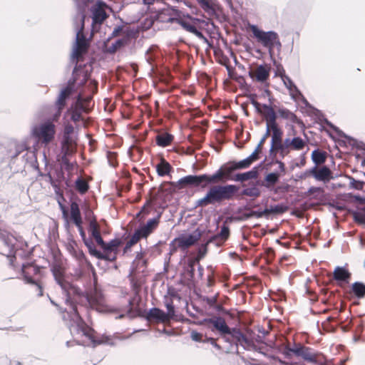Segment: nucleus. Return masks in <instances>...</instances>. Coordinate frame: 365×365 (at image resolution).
Returning <instances> with one entry per match:
<instances>
[{"label":"nucleus","instance_id":"f03ea898","mask_svg":"<svg viewBox=\"0 0 365 365\" xmlns=\"http://www.w3.org/2000/svg\"><path fill=\"white\" fill-rule=\"evenodd\" d=\"M237 185H212L207 190L205 197L195 202V207H205L208 205L220 203L224 200H230L240 190Z\"/></svg>","mask_w":365,"mask_h":365},{"label":"nucleus","instance_id":"3c124183","mask_svg":"<svg viewBox=\"0 0 365 365\" xmlns=\"http://www.w3.org/2000/svg\"><path fill=\"white\" fill-rule=\"evenodd\" d=\"M70 154V151L68 148L63 150V155L61 156V163L64 166L65 169L70 171L73 168V165L70 163L68 155Z\"/></svg>","mask_w":365,"mask_h":365},{"label":"nucleus","instance_id":"412c9836","mask_svg":"<svg viewBox=\"0 0 365 365\" xmlns=\"http://www.w3.org/2000/svg\"><path fill=\"white\" fill-rule=\"evenodd\" d=\"M259 176L258 167H254L249 171L245 173H235L233 177V181L240 182L241 185L245 183L250 180H255Z\"/></svg>","mask_w":365,"mask_h":365},{"label":"nucleus","instance_id":"72a5a7b5","mask_svg":"<svg viewBox=\"0 0 365 365\" xmlns=\"http://www.w3.org/2000/svg\"><path fill=\"white\" fill-rule=\"evenodd\" d=\"M327 152L318 148L314 150L311 155L312 160L315 164L314 166L317 167H318L319 165L324 164L327 160Z\"/></svg>","mask_w":365,"mask_h":365},{"label":"nucleus","instance_id":"052dcab7","mask_svg":"<svg viewBox=\"0 0 365 365\" xmlns=\"http://www.w3.org/2000/svg\"><path fill=\"white\" fill-rule=\"evenodd\" d=\"M288 210V207L282 203L277 204L274 206H271L269 210L272 211V213L274 214H282L287 212Z\"/></svg>","mask_w":365,"mask_h":365},{"label":"nucleus","instance_id":"79ce46f5","mask_svg":"<svg viewBox=\"0 0 365 365\" xmlns=\"http://www.w3.org/2000/svg\"><path fill=\"white\" fill-rule=\"evenodd\" d=\"M172 169L171 165L164 159L156 165V170L159 176L163 177L168 175Z\"/></svg>","mask_w":365,"mask_h":365},{"label":"nucleus","instance_id":"c03bdc74","mask_svg":"<svg viewBox=\"0 0 365 365\" xmlns=\"http://www.w3.org/2000/svg\"><path fill=\"white\" fill-rule=\"evenodd\" d=\"M279 116L284 119H288L292 123H299L297 116L287 108H280L278 110Z\"/></svg>","mask_w":365,"mask_h":365},{"label":"nucleus","instance_id":"7c9ffc66","mask_svg":"<svg viewBox=\"0 0 365 365\" xmlns=\"http://www.w3.org/2000/svg\"><path fill=\"white\" fill-rule=\"evenodd\" d=\"M122 240L118 238H115L109 241L108 242H106L103 240V244H98L103 252H118V248L122 245Z\"/></svg>","mask_w":365,"mask_h":365},{"label":"nucleus","instance_id":"603ef678","mask_svg":"<svg viewBox=\"0 0 365 365\" xmlns=\"http://www.w3.org/2000/svg\"><path fill=\"white\" fill-rule=\"evenodd\" d=\"M243 210L247 212H242V208L238 209L237 213L241 214V215L236 217L237 220L243 221L252 217L251 210L247 205L245 206Z\"/></svg>","mask_w":365,"mask_h":365},{"label":"nucleus","instance_id":"4c0bfd02","mask_svg":"<svg viewBox=\"0 0 365 365\" xmlns=\"http://www.w3.org/2000/svg\"><path fill=\"white\" fill-rule=\"evenodd\" d=\"M351 292L358 299L365 297V284L361 282H355L351 284Z\"/></svg>","mask_w":365,"mask_h":365},{"label":"nucleus","instance_id":"6ab92c4d","mask_svg":"<svg viewBox=\"0 0 365 365\" xmlns=\"http://www.w3.org/2000/svg\"><path fill=\"white\" fill-rule=\"evenodd\" d=\"M259 185H261L259 180L250 181L247 184H242L241 187L243 189L240 192V195H245L255 198L259 197L261 195V190L259 188Z\"/></svg>","mask_w":365,"mask_h":365},{"label":"nucleus","instance_id":"5701e85b","mask_svg":"<svg viewBox=\"0 0 365 365\" xmlns=\"http://www.w3.org/2000/svg\"><path fill=\"white\" fill-rule=\"evenodd\" d=\"M145 318L147 321H154L158 323L167 322L165 319V312L158 307L150 308L147 312Z\"/></svg>","mask_w":365,"mask_h":365},{"label":"nucleus","instance_id":"f257e3e1","mask_svg":"<svg viewBox=\"0 0 365 365\" xmlns=\"http://www.w3.org/2000/svg\"><path fill=\"white\" fill-rule=\"evenodd\" d=\"M61 288L66 296V304L71 307V318L75 324L77 331L88 337L93 344V347L101 344V340H97L93 336L94 330L86 324L77 309L76 304H83L85 306L101 312L104 310L103 296L101 292L94 288L90 293L84 294L82 290L66 281L62 283Z\"/></svg>","mask_w":365,"mask_h":365},{"label":"nucleus","instance_id":"864d4df0","mask_svg":"<svg viewBox=\"0 0 365 365\" xmlns=\"http://www.w3.org/2000/svg\"><path fill=\"white\" fill-rule=\"evenodd\" d=\"M210 242H208V240L202 244L197 250V256L193 257L192 259L195 260V262H200L207 254V245Z\"/></svg>","mask_w":365,"mask_h":365},{"label":"nucleus","instance_id":"4468645a","mask_svg":"<svg viewBox=\"0 0 365 365\" xmlns=\"http://www.w3.org/2000/svg\"><path fill=\"white\" fill-rule=\"evenodd\" d=\"M177 186L179 189L185 187H203L202 174L189 175L181 178L177 182Z\"/></svg>","mask_w":365,"mask_h":365},{"label":"nucleus","instance_id":"473e14b6","mask_svg":"<svg viewBox=\"0 0 365 365\" xmlns=\"http://www.w3.org/2000/svg\"><path fill=\"white\" fill-rule=\"evenodd\" d=\"M280 178V174L277 172H272L265 175L264 182H260L262 186L267 189H271L273 185L277 184Z\"/></svg>","mask_w":365,"mask_h":365},{"label":"nucleus","instance_id":"9d476101","mask_svg":"<svg viewBox=\"0 0 365 365\" xmlns=\"http://www.w3.org/2000/svg\"><path fill=\"white\" fill-rule=\"evenodd\" d=\"M75 83L76 80L74 78H71L68 81V85L61 90L60 93L56 101L57 112L54 115L55 118H58V116H60L62 110L66 104V101L73 94L74 91Z\"/></svg>","mask_w":365,"mask_h":365},{"label":"nucleus","instance_id":"b1692460","mask_svg":"<svg viewBox=\"0 0 365 365\" xmlns=\"http://www.w3.org/2000/svg\"><path fill=\"white\" fill-rule=\"evenodd\" d=\"M78 200H79V199L76 196H72L71 197V220L75 225H77L78 222L79 223V222L82 220Z\"/></svg>","mask_w":365,"mask_h":365},{"label":"nucleus","instance_id":"e433bc0d","mask_svg":"<svg viewBox=\"0 0 365 365\" xmlns=\"http://www.w3.org/2000/svg\"><path fill=\"white\" fill-rule=\"evenodd\" d=\"M1 239L4 246L7 248L6 252L4 255L8 257H12L15 258L14 243L13 242L14 238L11 237L3 235Z\"/></svg>","mask_w":365,"mask_h":365},{"label":"nucleus","instance_id":"7ed1b4c3","mask_svg":"<svg viewBox=\"0 0 365 365\" xmlns=\"http://www.w3.org/2000/svg\"><path fill=\"white\" fill-rule=\"evenodd\" d=\"M224 341L238 351L239 346L247 350H257V346L253 341L249 339L242 331L237 327H230V331L226 334Z\"/></svg>","mask_w":365,"mask_h":365},{"label":"nucleus","instance_id":"a19ab883","mask_svg":"<svg viewBox=\"0 0 365 365\" xmlns=\"http://www.w3.org/2000/svg\"><path fill=\"white\" fill-rule=\"evenodd\" d=\"M173 140V136L168 133L158 134L156 136V144L161 147L169 145Z\"/></svg>","mask_w":365,"mask_h":365},{"label":"nucleus","instance_id":"0e129e2a","mask_svg":"<svg viewBox=\"0 0 365 365\" xmlns=\"http://www.w3.org/2000/svg\"><path fill=\"white\" fill-rule=\"evenodd\" d=\"M349 185L350 187L352 188H354L356 190H362L364 188V185H365V182L361 180H358L354 179L353 177H349Z\"/></svg>","mask_w":365,"mask_h":365},{"label":"nucleus","instance_id":"ddd939ff","mask_svg":"<svg viewBox=\"0 0 365 365\" xmlns=\"http://www.w3.org/2000/svg\"><path fill=\"white\" fill-rule=\"evenodd\" d=\"M271 67L269 65L263 63L257 66L256 68H250L248 76L253 80L261 83H265L270 75Z\"/></svg>","mask_w":365,"mask_h":365},{"label":"nucleus","instance_id":"13d9d810","mask_svg":"<svg viewBox=\"0 0 365 365\" xmlns=\"http://www.w3.org/2000/svg\"><path fill=\"white\" fill-rule=\"evenodd\" d=\"M82 101V96L78 95L77 101L74 103L73 105L71 106L69 109H73L74 111H78L79 113H82L85 110Z\"/></svg>","mask_w":365,"mask_h":365},{"label":"nucleus","instance_id":"a878e982","mask_svg":"<svg viewBox=\"0 0 365 365\" xmlns=\"http://www.w3.org/2000/svg\"><path fill=\"white\" fill-rule=\"evenodd\" d=\"M272 132L271 146L269 153H272L274 146L282 144L283 130L279 125L269 128V133Z\"/></svg>","mask_w":365,"mask_h":365},{"label":"nucleus","instance_id":"69168bd1","mask_svg":"<svg viewBox=\"0 0 365 365\" xmlns=\"http://www.w3.org/2000/svg\"><path fill=\"white\" fill-rule=\"evenodd\" d=\"M139 241V239L134 234L131 236L128 242H127L125 246L123 248V254L128 252L130 248Z\"/></svg>","mask_w":365,"mask_h":365},{"label":"nucleus","instance_id":"6e6d98bb","mask_svg":"<svg viewBox=\"0 0 365 365\" xmlns=\"http://www.w3.org/2000/svg\"><path fill=\"white\" fill-rule=\"evenodd\" d=\"M245 96L249 99L252 105L255 107L256 112L261 113V107L262 104L257 101V95L255 93H248L245 94Z\"/></svg>","mask_w":365,"mask_h":365},{"label":"nucleus","instance_id":"ea45409f","mask_svg":"<svg viewBox=\"0 0 365 365\" xmlns=\"http://www.w3.org/2000/svg\"><path fill=\"white\" fill-rule=\"evenodd\" d=\"M26 267V266L24 264L23 265V267H22V275H23V277H24V281L26 282V283L27 284H33V285H35L36 287V289L38 290V294L37 295L38 297H41L43 296V288L41 287V285L36 281H35L34 279H33L29 275V274L24 270V268Z\"/></svg>","mask_w":365,"mask_h":365},{"label":"nucleus","instance_id":"423d86ee","mask_svg":"<svg viewBox=\"0 0 365 365\" xmlns=\"http://www.w3.org/2000/svg\"><path fill=\"white\" fill-rule=\"evenodd\" d=\"M314 115L319 121H320L322 123L326 124L327 126L331 128L339 137L344 138L346 140V143H347L349 145L352 146L353 148H356V149L365 151L364 143L362 141H359L358 140L346 135L338 127L331 123L327 118H326L319 110L317 108H314Z\"/></svg>","mask_w":365,"mask_h":365},{"label":"nucleus","instance_id":"4d7b16f0","mask_svg":"<svg viewBox=\"0 0 365 365\" xmlns=\"http://www.w3.org/2000/svg\"><path fill=\"white\" fill-rule=\"evenodd\" d=\"M161 214H162L161 212L158 213V215L155 217L150 219L147 222V223L145 224L146 227H148L150 230H151L152 232L158 225L159 222H160V218L161 217Z\"/></svg>","mask_w":365,"mask_h":365},{"label":"nucleus","instance_id":"c85d7f7f","mask_svg":"<svg viewBox=\"0 0 365 365\" xmlns=\"http://www.w3.org/2000/svg\"><path fill=\"white\" fill-rule=\"evenodd\" d=\"M88 232L91 235V239L93 238L97 245L103 243V239L101 235L99 226L96 217L89 222Z\"/></svg>","mask_w":365,"mask_h":365},{"label":"nucleus","instance_id":"1a4fd4ad","mask_svg":"<svg viewBox=\"0 0 365 365\" xmlns=\"http://www.w3.org/2000/svg\"><path fill=\"white\" fill-rule=\"evenodd\" d=\"M106 3L103 0H98L96 4L91 8L92 14V31L98 30L97 26H100L103 21L108 17L105 11Z\"/></svg>","mask_w":365,"mask_h":365},{"label":"nucleus","instance_id":"338daca9","mask_svg":"<svg viewBox=\"0 0 365 365\" xmlns=\"http://www.w3.org/2000/svg\"><path fill=\"white\" fill-rule=\"evenodd\" d=\"M352 217L354 222H356L358 224L365 225V216L363 213L356 211H353Z\"/></svg>","mask_w":365,"mask_h":365},{"label":"nucleus","instance_id":"2eb2a0df","mask_svg":"<svg viewBox=\"0 0 365 365\" xmlns=\"http://www.w3.org/2000/svg\"><path fill=\"white\" fill-rule=\"evenodd\" d=\"M258 113L264 118L266 121V129L269 130V128L279 125L277 122V114L272 106L265 103L262 104L261 113Z\"/></svg>","mask_w":365,"mask_h":365},{"label":"nucleus","instance_id":"680f3d73","mask_svg":"<svg viewBox=\"0 0 365 365\" xmlns=\"http://www.w3.org/2000/svg\"><path fill=\"white\" fill-rule=\"evenodd\" d=\"M66 113L71 114V120L74 123L83 120L82 113H79L78 111H74L73 109L68 108L66 111Z\"/></svg>","mask_w":365,"mask_h":365},{"label":"nucleus","instance_id":"5fc2aeb1","mask_svg":"<svg viewBox=\"0 0 365 365\" xmlns=\"http://www.w3.org/2000/svg\"><path fill=\"white\" fill-rule=\"evenodd\" d=\"M152 233L151 230H150L145 225L140 226L138 229H136L134 232V235L140 238H147V237Z\"/></svg>","mask_w":365,"mask_h":365},{"label":"nucleus","instance_id":"37998d69","mask_svg":"<svg viewBox=\"0 0 365 365\" xmlns=\"http://www.w3.org/2000/svg\"><path fill=\"white\" fill-rule=\"evenodd\" d=\"M280 77H281L282 80L283 81V83H284L285 87L290 92L296 93L297 94L302 96L300 91L298 89L297 86L294 83L292 80L288 76L283 73V74L280 75Z\"/></svg>","mask_w":365,"mask_h":365},{"label":"nucleus","instance_id":"c756f323","mask_svg":"<svg viewBox=\"0 0 365 365\" xmlns=\"http://www.w3.org/2000/svg\"><path fill=\"white\" fill-rule=\"evenodd\" d=\"M136 301L135 297L130 298L128 300V309L127 310L126 314H121L116 317V319H122L125 315H128L130 319H133L136 317L137 316H141V311L140 308L138 307V305H137L136 307H134V304Z\"/></svg>","mask_w":365,"mask_h":365},{"label":"nucleus","instance_id":"9b49d317","mask_svg":"<svg viewBox=\"0 0 365 365\" xmlns=\"http://www.w3.org/2000/svg\"><path fill=\"white\" fill-rule=\"evenodd\" d=\"M202 24L207 25L208 24L205 22V20L200 19H192V21L182 19V22H180V26L183 28V29L195 35L205 43H209L208 39L199 30V29L202 28Z\"/></svg>","mask_w":365,"mask_h":365},{"label":"nucleus","instance_id":"de8ad7c7","mask_svg":"<svg viewBox=\"0 0 365 365\" xmlns=\"http://www.w3.org/2000/svg\"><path fill=\"white\" fill-rule=\"evenodd\" d=\"M51 271L56 282L60 287L61 286L62 283L66 282V280L63 279V273L61 267L55 266L51 269Z\"/></svg>","mask_w":365,"mask_h":365},{"label":"nucleus","instance_id":"2f4dec72","mask_svg":"<svg viewBox=\"0 0 365 365\" xmlns=\"http://www.w3.org/2000/svg\"><path fill=\"white\" fill-rule=\"evenodd\" d=\"M192 258L188 259L187 264L185 267V270L187 274V281L189 284H195L196 283V277L195 276V266L198 264Z\"/></svg>","mask_w":365,"mask_h":365},{"label":"nucleus","instance_id":"aec40b11","mask_svg":"<svg viewBox=\"0 0 365 365\" xmlns=\"http://www.w3.org/2000/svg\"><path fill=\"white\" fill-rule=\"evenodd\" d=\"M85 9L86 7H83L79 4H78V11L76 15L73 18V28L76 32L77 31H83L85 27V19H86V14H85Z\"/></svg>","mask_w":365,"mask_h":365},{"label":"nucleus","instance_id":"0eeeda50","mask_svg":"<svg viewBox=\"0 0 365 365\" xmlns=\"http://www.w3.org/2000/svg\"><path fill=\"white\" fill-rule=\"evenodd\" d=\"M197 324L205 327L212 332H217L222 339L230 331V327L226 323L225 319L220 316L214 315L210 318H205L199 321Z\"/></svg>","mask_w":365,"mask_h":365},{"label":"nucleus","instance_id":"20e7f679","mask_svg":"<svg viewBox=\"0 0 365 365\" xmlns=\"http://www.w3.org/2000/svg\"><path fill=\"white\" fill-rule=\"evenodd\" d=\"M31 135L38 142L47 145L55 138L56 126L51 120L34 125L31 131Z\"/></svg>","mask_w":365,"mask_h":365},{"label":"nucleus","instance_id":"f8f14e48","mask_svg":"<svg viewBox=\"0 0 365 365\" xmlns=\"http://www.w3.org/2000/svg\"><path fill=\"white\" fill-rule=\"evenodd\" d=\"M202 237V232L196 229L192 233L187 235H180L175 238L171 242V245L174 243L178 244V247L185 251L191 246L194 245Z\"/></svg>","mask_w":365,"mask_h":365},{"label":"nucleus","instance_id":"39448f33","mask_svg":"<svg viewBox=\"0 0 365 365\" xmlns=\"http://www.w3.org/2000/svg\"><path fill=\"white\" fill-rule=\"evenodd\" d=\"M278 349L287 359H290L292 355L294 354L297 356H301L307 361L317 364L316 356L312 352V349L301 344H295L293 348L289 347V345L281 346Z\"/></svg>","mask_w":365,"mask_h":365},{"label":"nucleus","instance_id":"774afa93","mask_svg":"<svg viewBox=\"0 0 365 365\" xmlns=\"http://www.w3.org/2000/svg\"><path fill=\"white\" fill-rule=\"evenodd\" d=\"M234 163L237 170L248 168L251 165L247 158L240 161L234 160Z\"/></svg>","mask_w":365,"mask_h":365},{"label":"nucleus","instance_id":"6e6552de","mask_svg":"<svg viewBox=\"0 0 365 365\" xmlns=\"http://www.w3.org/2000/svg\"><path fill=\"white\" fill-rule=\"evenodd\" d=\"M250 28L254 37L256 38L264 47L267 48L269 53L272 55L273 43L277 38V33L274 31H264L259 29L256 25H252Z\"/></svg>","mask_w":365,"mask_h":365},{"label":"nucleus","instance_id":"f3484780","mask_svg":"<svg viewBox=\"0 0 365 365\" xmlns=\"http://www.w3.org/2000/svg\"><path fill=\"white\" fill-rule=\"evenodd\" d=\"M135 34L136 33L133 29H127L125 30V36L116 40L111 44V46L108 47L107 52L110 54L115 53L117 51L127 45L129 43L130 39L134 38Z\"/></svg>","mask_w":365,"mask_h":365},{"label":"nucleus","instance_id":"f704fd0d","mask_svg":"<svg viewBox=\"0 0 365 365\" xmlns=\"http://www.w3.org/2000/svg\"><path fill=\"white\" fill-rule=\"evenodd\" d=\"M56 194L58 196L57 200H58V203L60 210L62 212V216H63V219L66 220L65 227L66 228H68L69 227V222L68 220V210H67L66 206L64 205V204L63 203V202H64L66 200L63 195V193L61 192H60L59 188H58V190L56 189Z\"/></svg>","mask_w":365,"mask_h":365},{"label":"nucleus","instance_id":"e2e57ef3","mask_svg":"<svg viewBox=\"0 0 365 365\" xmlns=\"http://www.w3.org/2000/svg\"><path fill=\"white\" fill-rule=\"evenodd\" d=\"M235 80L239 83L240 88L244 89L247 92L250 91L251 86L246 83L245 78L242 76H236Z\"/></svg>","mask_w":365,"mask_h":365},{"label":"nucleus","instance_id":"cd10ccee","mask_svg":"<svg viewBox=\"0 0 365 365\" xmlns=\"http://www.w3.org/2000/svg\"><path fill=\"white\" fill-rule=\"evenodd\" d=\"M201 8L210 17L217 16V4L216 0H197Z\"/></svg>","mask_w":365,"mask_h":365},{"label":"nucleus","instance_id":"a211bd4d","mask_svg":"<svg viewBox=\"0 0 365 365\" xmlns=\"http://www.w3.org/2000/svg\"><path fill=\"white\" fill-rule=\"evenodd\" d=\"M310 173H312V177L317 181L327 182L333 179V173L327 165L321 167L314 166L312 168Z\"/></svg>","mask_w":365,"mask_h":365},{"label":"nucleus","instance_id":"4be33fe9","mask_svg":"<svg viewBox=\"0 0 365 365\" xmlns=\"http://www.w3.org/2000/svg\"><path fill=\"white\" fill-rule=\"evenodd\" d=\"M230 236V228L225 224L221 227V230L217 235H212L208 239V242H214L217 247L221 246Z\"/></svg>","mask_w":365,"mask_h":365},{"label":"nucleus","instance_id":"bb28decb","mask_svg":"<svg viewBox=\"0 0 365 365\" xmlns=\"http://www.w3.org/2000/svg\"><path fill=\"white\" fill-rule=\"evenodd\" d=\"M89 254L91 256L95 257L98 259L105 260L108 262H114L117 259L118 252H103L97 250L96 246H94L89 252Z\"/></svg>","mask_w":365,"mask_h":365},{"label":"nucleus","instance_id":"c9c22d12","mask_svg":"<svg viewBox=\"0 0 365 365\" xmlns=\"http://www.w3.org/2000/svg\"><path fill=\"white\" fill-rule=\"evenodd\" d=\"M221 167L225 173V179H227V180H233L234 175H235V172L237 170L234 163V160L228 161L227 163H224Z\"/></svg>","mask_w":365,"mask_h":365},{"label":"nucleus","instance_id":"a18cd8bd","mask_svg":"<svg viewBox=\"0 0 365 365\" xmlns=\"http://www.w3.org/2000/svg\"><path fill=\"white\" fill-rule=\"evenodd\" d=\"M289 150L282 147V144L274 146V149L272 153H269V156L272 159H277V154L279 153L282 158H284L288 153Z\"/></svg>","mask_w":365,"mask_h":365},{"label":"nucleus","instance_id":"dca6fc26","mask_svg":"<svg viewBox=\"0 0 365 365\" xmlns=\"http://www.w3.org/2000/svg\"><path fill=\"white\" fill-rule=\"evenodd\" d=\"M88 47V39L83 31H77V32H76L75 45L72 53L73 57L77 58L81 53H83L87 51Z\"/></svg>","mask_w":365,"mask_h":365},{"label":"nucleus","instance_id":"8fccbe9b","mask_svg":"<svg viewBox=\"0 0 365 365\" xmlns=\"http://www.w3.org/2000/svg\"><path fill=\"white\" fill-rule=\"evenodd\" d=\"M165 305L167 308V312H165V319L167 322L174 319L175 317V311L173 301L170 300V302H166Z\"/></svg>","mask_w":365,"mask_h":365},{"label":"nucleus","instance_id":"49530a36","mask_svg":"<svg viewBox=\"0 0 365 365\" xmlns=\"http://www.w3.org/2000/svg\"><path fill=\"white\" fill-rule=\"evenodd\" d=\"M75 187L81 194L83 195L88 191L89 185L85 180L81 177H78L75 181Z\"/></svg>","mask_w":365,"mask_h":365},{"label":"nucleus","instance_id":"bf43d9fd","mask_svg":"<svg viewBox=\"0 0 365 365\" xmlns=\"http://www.w3.org/2000/svg\"><path fill=\"white\" fill-rule=\"evenodd\" d=\"M292 149L302 150L305 146V142L300 137H294L292 139Z\"/></svg>","mask_w":365,"mask_h":365},{"label":"nucleus","instance_id":"58836bf2","mask_svg":"<svg viewBox=\"0 0 365 365\" xmlns=\"http://www.w3.org/2000/svg\"><path fill=\"white\" fill-rule=\"evenodd\" d=\"M83 220L80 221L79 223L78 222L77 225H75L79 232V234L81 237V239L84 243V245L88 248V252L91 250V249L95 246L94 243L91 238H87L86 235V232L82 227Z\"/></svg>","mask_w":365,"mask_h":365},{"label":"nucleus","instance_id":"393cba45","mask_svg":"<svg viewBox=\"0 0 365 365\" xmlns=\"http://www.w3.org/2000/svg\"><path fill=\"white\" fill-rule=\"evenodd\" d=\"M333 277L339 284H347L351 278V273L344 267H336L333 272Z\"/></svg>","mask_w":365,"mask_h":365},{"label":"nucleus","instance_id":"09e8293b","mask_svg":"<svg viewBox=\"0 0 365 365\" xmlns=\"http://www.w3.org/2000/svg\"><path fill=\"white\" fill-rule=\"evenodd\" d=\"M202 180L204 188L209 185H217L216 184L219 182L214 173L212 175L202 174Z\"/></svg>","mask_w":365,"mask_h":365}]
</instances>
